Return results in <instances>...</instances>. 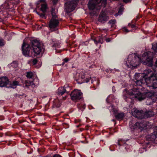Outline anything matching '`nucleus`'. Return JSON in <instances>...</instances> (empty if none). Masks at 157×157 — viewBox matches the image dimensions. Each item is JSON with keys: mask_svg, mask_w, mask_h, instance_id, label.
<instances>
[{"mask_svg": "<svg viewBox=\"0 0 157 157\" xmlns=\"http://www.w3.org/2000/svg\"><path fill=\"white\" fill-rule=\"evenodd\" d=\"M153 52H144L141 59L135 54L129 55L126 61L125 65L128 67H135L138 65L140 62L144 64L151 66L153 64V57L154 56Z\"/></svg>", "mask_w": 157, "mask_h": 157, "instance_id": "1", "label": "nucleus"}, {"mask_svg": "<svg viewBox=\"0 0 157 157\" xmlns=\"http://www.w3.org/2000/svg\"><path fill=\"white\" fill-rule=\"evenodd\" d=\"M32 45L33 52H32V49L30 47L28 44L25 43L23 41L22 46V53L26 57H35L42 53L43 49L40 47L39 42L36 40H33L32 42Z\"/></svg>", "mask_w": 157, "mask_h": 157, "instance_id": "2", "label": "nucleus"}, {"mask_svg": "<svg viewBox=\"0 0 157 157\" xmlns=\"http://www.w3.org/2000/svg\"><path fill=\"white\" fill-rule=\"evenodd\" d=\"M139 89L140 88H138L136 87H134L133 90L130 91L129 94L132 98H135L139 101H141L147 98H148L147 101H152L149 103L147 102V105L152 104L153 102L152 98L155 97L154 94L151 92L142 93Z\"/></svg>", "mask_w": 157, "mask_h": 157, "instance_id": "3", "label": "nucleus"}, {"mask_svg": "<svg viewBox=\"0 0 157 157\" xmlns=\"http://www.w3.org/2000/svg\"><path fill=\"white\" fill-rule=\"evenodd\" d=\"M106 4V0H90L88 3L90 10H99L101 7L104 8Z\"/></svg>", "mask_w": 157, "mask_h": 157, "instance_id": "4", "label": "nucleus"}, {"mask_svg": "<svg viewBox=\"0 0 157 157\" xmlns=\"http://www.w3.org/2000/svg\"><path fill=\"white\" fill-rule=\"evenodd\" d=\"M132 113L134 117L140 118L150 117L154 115V113L151 111H146L144 114L142 111H139L135 108L132 110Z\"/></svg>", "mask_w": 157, "mask_h": 157, "instance_id": "5", "label": "nucleus"}, {"mask_svg": "<svg viewBox=\"0 0 157 157\" xmlns=\"http://www.w3.org/2000/svg\"><path fill=\"white\" fill-rule=\"evenodd\" d=\"M51 13L52 17L49 22V26L51 31H53L55 30L53 29H56L58 26L59 22V21L56 19L57 16L55 12V9H52Z\"/></svg>", "mask_w": 157, "mask_h": 157, "instance_id": "6", "label": "nucleus"}, {"mask_svg": "<svg viewBox=\"0 0 157 157\" xmlns=\"http://www.w3.org/2000/svg\"><path fill=\"white\" fill-rule=\"evenodd\" d=\"M79 0H74L66 2L64 5L65 9L68 13H70L74 10Z\"/></svg>", "mask_w": 157, "mask_h": 157, "instance_id": "7", "label": "nucleus"}, {"mask_svg": "<svg viewBox=\"0 0 157 157\" xmlns=\"http://www.w3.org/2000/svg\"><path fill=\"white\" fill-rule=\"evenodd\" d=\"M75 79L78 83L80 84L87 82L90 79L89 78H86L85 74L82 71L76 74Z\"/></svg>", "mask_w": 157, "mask_h": 157, "instance_id": "8", "label": "nucleus"}, {"mask_svg": "<svg viewBox=\"0 0 157 157\" xmlns=\"http://www.w3.org/2000/svg\"><path fill=\"white\" fill-rule=\"evenodd\" d=\"M146 126L144 122L139 123L137 122L135 124H133L132 121L130 122L129 127L132 131L140 129L142 130Z\"/></svg>", "mask_w": 157, "mask_h": 157, "instance_id": "9", "label": "nucleus"}, {"mask_svg": "<svg viewBox=\"0 0 157 157\" xmlns=\"http://www.w3.org/2000/svg\"><path fill=\"white\" fill-rule=\"evenodd\" d=\"M82 93L79 90L75 89L73 90L70 95L72 100L76 101L81 99L82 97Z\"/></svg>", "mask_w": 157, "mask_h": 157, "instance_id": "10", "label": "nucleus"}, {"mask_svg": "<svg viewBox=\"0 0 157 157\" xmlns=\"http://www.w3.org/2000/svg\"><path fill=\"white\" fill-rule=\"evenodd\" d=\"M109 109L110 110V112H113V113L115 115L116 117L118 120H120L123 118L124 116V113H120L117 114V111L114 109L113 105H112L109 106Z\"/></svg>", "mask_w": 157, "mask_h": 157, "instance_id": "11", "label": "nucleus"}, {"mask_svg": "<svg viewBox=\"0 0 157 157\" xmlns=\"http://www.w3.org/2000/svg\"><path fill=\"white\" fill-rule=\"evenodd\" d=\"M19 2V0H7L4 6L6 9L12 8L14 6L15 4H18Z\"/></svg>", "mask_w": 157, "mask_h": 157, "instance_id": "12", "label": "nucleus"}, {"mask_svg": "<svg viewBox=\"0 0 157 157\" xmlns=\"http://www.w3.org/2000/svg\"><path fill=\"white\" fill-rule=\"evenodd\" d=\"M70 89L67 85L64 86L63 87H60L57 90L56 94L58 96H62L65 93H68V89Z\"/></svg>", "mask_w": 157, "mask_h": 157, "instance_id": "13", "label": "nucleus"}, {"mask_svg": "<svg viewBox=\"0 0 157 157\" xmlns=\"http://www.w3.org/2000/svg\"><path fill=\"white\" fill-rule=\"evenodd\" d=\"M9 83V80L6 76H3L0 78V87H6L7 88Z\"/></svg>", "mask_w": 157, "mask_h": 157, "instance_id": "14", "label": "nucleus"}, {"mask_svg": "<svg viewBox=\"0 0 157 157\" xmlns=\"http://www.w3.org/2000/svg\"><path fill=\"white\" fill-rule=\"evenodd\" d=\"M109 19V17L106 13L102 11L99 17L98 21L101 23H104L108 21Z\"/></svg>", "mask_w": 157, "mask_h": 157, "instance_id": "15", "label": "nucleus"}, {"mask_svg": "<svg viewBox=\"0 0 157 157\" xmlns=\"http://www.w3.org/2000/svg\"><path fill=\"white\" fill-rule=\"evenodd\" d=\"M154 134L151 135H148L147 136L146 138L148 140L153 141L157 137V126L154 128Z\"/></svg>", "mask_w": 157, "mask_h": 157, "instance_id": "16", "label": "nucleus"}, {"mask_svg": "<svg viewBox=\"0 0 157 157\" xmlns=\"http://www.w3.org/2000/svg\"><path fill=\"white\" fill-rule=\"evenodd\" d=\"M19 85V82L17 81H13L12 83H9L8 86L7 88H15L17 86Z\"/></svg>", "mask_w": 157, "mask_h": 157, "instance_id": "17", "label": "nucleus"}, {"mask_svg": "<svg viewBox=\"0 0 157 157\" xmlns=\"http://www.w3.org/2000/svg\"><path fill=\"white\" fill-rule=\"evenodd\" d=\"M95 44H97L98 43L102 44L103 42V39L101 37H99L96 39L93 40Z\"/></svg>", "mask_w": 157, "mask_h": 157, "instance_id": "18", "label": "nucleus"}, {"mask_svg": "<svg viewBox=\"0 0 157 157\" xmlns=\"http://www.w3.org/2000/svg\"><path fill=\"white\" fill-rule=\"evenodd\" d=\"M47 6L46 3L42 4L40 10L44 13L46 12L47 9Z\"/></svg>", "mask_w": 157, "mask_h": 157, "instance_id": "19", "label": "nucleus"}, {"mask_svg": "<svg viewBox=\"0 0 157 157\" xmlns=\"http://www.w3.org/2000/svg\"><path fill=\"white\" fill-rule=\"evenodd\" d=\"M18 65V64L17 62V61H13L11 63L9 64L8 66L10 67H12L13 68H16L17 67Z\"/></svg>", "mask_w": 157, "mask_h": 157, "instance_id": "20", "label": "nucleus"}, {"mask_svg": "<svg viewBox=\"0 0 157 157\" xmlns=\"http://www.w3.org/2000/svg\"><path fill=\"white\" fill-rule=\"evenodd\" d=\"M114 97L112 95H110L106 98V100L107 102H109L113 101L114 99Z\"/></svg>", "mask_w": 157, "mask_h": 157, "instance_id": "21", "label": "nucleus"}, {"mask_svg": "<svg viewBox=\"0 0 157 157\" xmlns=\"http://www.w3.org/2000/svg\"><path fill=\"white\" fill-rule=\"evenodd\" d=\"M123 10V7L122 6H121L118 11V13L115 14V16H117L118 15H121L122 14V12Z\"/></svg>", "mask_w": 157, "mask_h": 157, "instance_id": "22", "label": "nucleus"}, {"mask_svg": "<svg viewBox=\"0 0 157 157\" xmlns=\"http://www.w3.org/2000/svg\"><path fill=\"white\" fill-rule=\"evenodd\" d=\"M34 74L31 72H28L27 73L26 76L28 78H32Z\"/></svg>", "mask_w": 157, "mask_h": 157, "instance_id": "23", "label": "nucleus"}, {"mask_svg": "<svg viewBox=\"0 0 157 157\" xmlns=\"http://www.w3.org/2000/svg\"><path fill=\"white\" fill-rule=\"evenodd\" d=\"M152 48L155 52H157V44L155 43H153L152 44Z\"/></svg>", "mask_w": 157, "mask_h": 157, "instance_id": "24", "label": "nucleus"}, {"mask_svg": "<svg viewBox=\"0 0 157 157\" xmlns=\"http://www.w3.org/2000/svg\"><path fill=\"white\" fill-rule=\"evenodd\" d=\"M116 22V20L115 19H113L110 20L108 23L111 24V27H113V25L115 24Z\"/></svg>", "mask_w": 157, "mask_h": 157, "instance_id": "25", "label": "nucleus"}, {"mask_svg": "<svg viewBox=\"0 0 157 157\" xmlns=\"http://www.w3.org/2000/svg\"><path fill=\"white\" fill-rule=\"evenodd\" d=\"M27 83L29 86H31L33 88H34L35 86V85L33 83L32 81L30 82L27 80L26 81Z\"/></svg>", "mask_w": 157, "mask_h": 157, "instance_id": "26", "label": "nucleus"}, {"mask_svg": "<svg viewBox=\"0 0 157 157\" xmlns=\"http://www.w3.org/2000/svg\"><path fill=\"white\" fill-rule=\"evenodd\" d=\"M133 89H131V90H129V91H128L127 90H124V91H123V93H124V94H125L126 93H127V94H128L129 96H130V97L131 98V99H132V98H132V97H131V96L129 94H130V91L132 90ZM129 99H130V98H129Z\"/></svg>", "mask_w": 157, "mask_h": 157, "instance_id": "27", "label": "nucleus"}, {"mask_svg": "<svg viewBox=\"0 0 157 157\" xmlns=\"http://www.w3.org/2000/svg\"><path fill=\"white\" fill-rule=\"evenodd\" d=\"M78 107L79 109V110H81V111H83V109H85V106L83 105L82 106H81L80 105H78Z\"/></svg>", "mask_w": 157, "mask_h": 157, "instance_id": "28", "label": "nucleus"}, {"mask_svg": "<svg viewBox=\"0 0 157 157\" xmlns=\"http://www.w3.org/2000/svg\"><path fill=\"white\" fill-rule=\"evenodd\" d=\"M87 66L90 68H92L96 67L95 65L92 64V65H90L89 63H88L87 64Z\"/></svg>", "mask_w": 157, "mask_h": 157, "instance_id": "29", "label": "nucleus"}, {"mask_svg": "<svg viewBox=\"0 0 157 157\" xmlns=\"http://www.w3.org/2000/svg\"><path fill=\"white\" fill-rule=\"evenodd\" d=\"M46 0H39L38 1H37L36 3L37 5H38L40 4V3L43 2L44 3H45Z\"/></svg>", "mask_w": 157, "mask_h": 157, "instance_id": "30", "label": "nucleus"}, {"mask_svg": "<svg viewBox=\"0 0 157 157\" xmlns=\"http://www.w3.org/2000/svg\"><path fill=\"white\" fill-rule=\"evenodd\" d=\"M36 13L40 16V17L45 18V15L44 14H39L38 12H36Z\"/></svg>", "mask_w": 157, "mask_h": 157, "instance_id": "31", "label": "nucleus"}, {"mask_svg": "<svg viewBox=\"0 0 157 157\" xmlns=\"http://www.w3.org/2000/svg\"><path fill=\"white\" fill-rule=\"evenodd\" d=\"M4 45V43L3 41V40L2 39L0 38V46H2Z\"/></svg>", "mask_w": 157, "mask_h": 157, "instance_id": "32", "label": "nucleus"}, {"mask_svg": "<svg viewBox=\"0 0 157 157\" xmlns=\"http://www.w3.org/2000/svg\"><path fill=\"white\" fill-rule=\"evenodd\" d=\"M37 62V61L36 59H34L33 61V65H35L36 64Z\"/></svg>", "mask_w": 157, "mask_h": 157, "instance_id": "33", "label": "nucleus"}, {"mask_svg": "<svg viewBox=\"0 0 157 157\" xmlns=\"http://www.w3.org/2000/svg\"><path fill=\"white\" fill-rule=\"evenodd\" d=\"M124 147H125V149H126V150H127V151H128V148L130 147L129 146H128L127 144H124Z\"/></svg>", "mask_w": 157, "mask_h": 157, "instance_id": "34", "label": "nucleus"}, {"mask_svg": "<svg viewBox=\"0 0 157 157\" xmlns=\"http://www.w3.org/2000/svg\"><path fill=\"white\" fill-rule=\"evenodd\" d=\"M123 31L126 33H128L129 31L125 27H124L123 29Z\"/></svg>", "mask_w": 157, "mask_h": 157, "instance_id": "35", "label": "nucleus"}, {"mask_svg": "<svg viewBox=\"0 0 157 157\" xmlns=\"http://www.w3.org/2000/svg\"><path fill=\"white\" fill-rule=\"evenodd\" d=\"M128 27H130L131 28H133L135 27V25H131L130 23H129L128 24Z\"/></svg>", "mask_w": 157, "mask_h": 157, "instance_id": "36", "label": "nucleus"}, {"mask_svg": "<svg viewBox=\"0 0 157 157\" xmlns=\"http://www.w3.org/2000/svg\"><path fill=\"white\" fill-rule=\"evenodd\" d=\"M107 42H109L110 41L111 39L110 38H107L105 40Z\"/></svg>", "mask_w": 157, "mask_h": 157, "instance_id": "37", "label": "nucleus"}, {"mask_svg": "<svg viewBox=\"0 0 157 157\" xmlns=\"http://www.w3.org/2000/svg\"><path fill=\"white\" fill-rule=\"evenodd\" d=\"M123 98H124V99L125 100H126V101H128V100H127L126 99V98H127V100H129V98L128 97H126L125 96H124H124H123Z\"/></svg>", "mask_w": 157, "mask_h": 157, "instance_id": "38", "label": "nucleus"}, {"mask_svg": "<svg viewBox=\"0 0 157 157\" xmlns=\"http://www.w3.org/2000/svg\"><path fill=\"white\" fill-rule=\"evenodd\" d=\"M53 157H62L60 155H55Z\"/></svg>", "mask_w": 157, "mask_h": 157, "instance_id": "39", "label": "nucleus"}, {"mask_svg": "<svg viewBox=\"0 0 157 157\" xmlns=\"http://www.w3.org/2000/svg\"><path fill=\"white\" fill-rule=\"evenodd\" d=\"M68 60H69L67 58H65L63 59V61L65 62H67Z\"/></svg>", "mask_w": 157, "mask_h": 157, "instance_id": "40", "label": "nucleus"}, {"mask_svg": "<svg viewBox=\"0 0 157 157\" xmlns=\"http://www.w3.org/2000/svg\"><path fill=\"white\" fill-rule=\"evenodd\" d=\"M123 0L124 2H126V3L129 2H130V0Z\"/></svg>", "mask_w": 157, "mask_h": 157, "instance_id": "41", "label": "nucleus"}, {"mask_svg": "<svg viewBox=\"0 0 157 157\" xmlns=\"http://www.w3.org/2000/svg\"><path fill=\"white\" fill-rule=\"evenodd\" d=\"M145 150L144 149V148H141L140 150H139V152L140 153H141L142 152H140V150H141V151H144V150Z\"/></svg>", "mask_w": 157, "mask_h": 157, "instance_id": "42", "label": "nucleus"}, {"mask_svg": "<svg viewBox=\"0 0 157 157\" xmlns=\"http://www.w3.org/2000/svg\"><path fill=\"white\" fill-rule=\"evenodd\" d=\"M52 1L54 3H55L56 2H57L58 0H52Z\"/></svg>", "mask_w": 157, "mask_h": 157, "instance_id": "43", "label": "nucleus"}, {"mask_svg": "<svg viewBox=\"0 0 157 157\" xmlns=\"http://www.w3.org/2000/svg\"><path fill=\"white\" fill-rule=\"evenodd\" d=\"M91 83H93V80H91Z\"/></svg>", "mask_w": 157, "mask_h": 157, "instance_id": "44", "label": "nucleus"}, {"mask_svg": "<svg viewBox=\"0 0 157 157\" xmlns=\"http://www.w3.org/2000/svg\"><path fill=\"white\" fill-rule=\"evenodd\" d=\"M86 43H87V42H86L85 43V44Z\"/></svg>", "mask_w": 157, "mask_h": 157, "instance_id": "45", "label": "nucleus"}, {"mask_svg": "<svg viewBox=\"0 0 157 157\" xmlns=\"http://www.w3.org/2000/svg\"><path fill=\"white\" fill-rule=\"evenodd\" d=\"M147 144H149V143H147Z\"/></svg>", "mask_w": 157, "mask_h": 157, "instance_id": "46", "label": "nucleus"}, {"mask_svg": "<svg viewBox=\"0 0 157 157\" xmlns=\"http://www.w3.org/2000/svg\"><path fill=\"white\" fill-rule=\"evenodd\" d=\"M106 30H107L106 29H105Z\"/></svg>", "mask_w": 157, "mask_h": 157, "instance_id": "47", "label": "nucleus"}]
</instances>
